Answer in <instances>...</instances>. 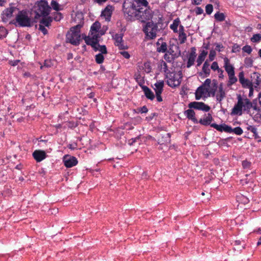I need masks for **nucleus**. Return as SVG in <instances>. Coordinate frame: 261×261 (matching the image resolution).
Wrapping results in <instances>:
<instances>
[{"label": "nucleus", "instance_id": "8", "mask_svg": "<svg viewBox=\"0 0 261 261\" xmlns=\"http://www.w3.org/2000/svg\"><path fill=\"white\" fill-rule=\"evenodd\" d=\"M166 77L167 85L172 88L178 86L180 84V78H178L174 72L169 71V73H167Z\"/></svg>", "mask_w": 261, "mask_h": 261}, {"label": "nucleus", "instance_id": "41", "mask_svg": "<svg viewBox=\"0 0 261 261\" xmlns=\"http://www.w3.org/2000/svg\"><path fill=\"white\" fill-rule=\"evenodd\" d=\"M51 8H52L54 10H56V11H58L59 10H62L60 8L59 4L57 2L54 0H52L50 3Z\"/></svg>", "mask_w": 261, "mask_h": 261}, {"label": "nucleus", "instance_id": "60", "mask_svg": "<svg viewBox=\"0 0 261 261\" xmlns=\"http://www.w3.org/2000/svg\"><path fill=\"white\" fill-rule=\"evenodd\" d=\"M120 54L125 59H129L130 58V55L127 51H123L120 52Z\"/></svg>", "mask_w": 261, "mask_h": 261}, {"label": "nucleus", "instance_id": "32", "mask_svg": "<svg viewBox=\"0 0 261 261\" xmlns=\"http://www.w3.org/2000/svg\"><path fill=\"white\" fill-rule=\"evenodd\" d=\"M123 35L122 33L116 34L114 36H113V38L115 40V45L116 44H118L123 41Z\"/></svg>", "mask_w": 261, "mask_h": 261}, {"label": "nucleus", "instance_id": "56", "mask_svg": "<svg viewBox=\"0 0 261 261\" xmlns=\"http://www.w3.org/2000/svg\"><path fill=\"white\" fill-rule=\"evenodd\" d=\"M164 59L168 62H171L173 61V58L167 53L164 55Z\"/></svg>", "mask_w": 261, "mask_h": 261}, {"label": "nucleus", "instance_id": "43", "mask_svg": "<svg viewBox=\"0 0 261 261\" xmlns=\"http://www.w3.org/2000/svg\"><path fill=\"white\" fill-rule=\"evenodd\" d=\"M104 56L102 54H98L95 56V61L97 64H101L103 62Z\"/></svg>", "mask_w": 261, "mask_h": 261}, {"label": "nucleus", "instance_id": "15", "mask_svg": "<svg viewBox=\"0 0 261 261\" xmlns=\"http://www.w3.org/2000/svg\"><path fill=\"white\" fill-rule=\"evenodd\" d=\"M208 92V88L204 87V86L199 87L195 92L196 100H199L203 96L205 97V95Z\"/></svg>", "mask_w": 261, "mask_h": 261}, {"label": "nucleus", "instance_id": "63", "mask_svg": "<svg viewBox=\"0 0 261 261\" xmlns=\"http://www.w3.org/2000/svg\"><path fill=\"white\" fill-rule=\"evenodd\" d=\"M19 62L20 61L18 60L11 61H10V64L12 66H15L17 65Z\"/></svg>", "mask_w": 261, "mask_h": 261}, {"label": "nucleus", "instance_id": "6", "mask_svg": "<svg viewBox=\"0 0 261 261\" xmlns=\"http://www.w3.org/2000/svg\"><path fill=\"white\" fill-rule=\"evenodd\" d=\"M51 7L45 1H41L37 5L35 10V19H37L40 17L47 16L50 12Z\"/></svg>", "mask_w": 261, "mask_h": 261}, {"label": "nucleus", "instance_id": "11", "mask_svg": "<svg viewBox=\"0 0 261 261\" xmlns=\"http://www.w3.org/2000/svg\"><path fill=\"white\" fill-rule=\"evenodd\" d=\"M238 76L239 81L244 88H249L253 86L251 81L245 78L243 71L240 72Z\"/></svg>", "mask_w": 261, "mask_h": 261}, {"label": "nucleus", "instance_id": "59", "mask_svg": "<svg viewBox=\"0 0 261 261\" xmlns=\"http://www.w3.org/2000/svg\"><path fill=\"white\" fill-rule=\"evenodd\" d=\"M224 48V47L222 44L217 43L216 44V50L219 52L221 51Z\"/></svg>", "mask_w": 261, "mask_h": 261}, {"label": "nucleus", "instance_id": "49", "mask_svg": "<svg viewBox=\"0 0 261 261\" xmlns=\"http://www.w3.org/2000/svg\"><path fill=\"white\" fill-rule=\"evenodd\" d=\"M242 50L244 52H245L248 54H250L252 51V48L250 45H246L243 47Z\"/></svg>", "mask_w": 261, "mask_h": 261}, {"label": "nucleus", "instance_id": "22", "mask_svg": "<svg viewBox=\"0 0 261 261\" xmlns=\"http://www.w3.org/2000/svg\"><path fill=\"white\" fill-rule=\"evenodd\" d=\"M210 64L207 60H206L203 64L202 72L199 74L202 76L204 74V77H208L210 75L211 70L210 69Z\"/></svg>", "mask_w": 261, "mask_h": 261}, {"label": "nucleus", "instance_id": "44", "mask_svg": "<svg viewBox=\"0 0 261 261\" xmlns=\"http://www.w3.org/2000/svg\"><path fill=\"white\" fill-rule=\"evenodd\" d=\"M196 57L189 56L188 57V62L187 63V67L190 68L194 65Z\"/></svg>", "mask_w": 261, "mask_h": 261}, {"label": "nucleus", "instance_id": "62", "mask_svg": "<svg viewBox=\"0 0 261 261\" xmlns=\"http://www.w3.org/2000/svg\"><path fill=\"white\" fill-rule=\"evenodd\" d=\"M139 111L141 113H146L148 112V109L146 106H144L139 109Z\"/></svg>", "mask_w": 261, "mask_h": 261}, {"label": "nucleus", "instance_id": "39", "mask_svg": "<svg viewBox=\"0 0 261 261\" xmlns=\"http://www.w3.org/2000/svg\"><path fill=\"white\" fill-rule=\"evenodd\" d=\"M211 68L214 71L217 70L218 73L221 72V73H223V71L219 68L218 64L217 62H213Z\"/></svg>", "mask_w": 261, "mask_h": 261}, {"label": "nucleus", "instance_id": "3", "mask_svg": "<svg viewBox=\"0 0 261 261\" xmlns=\"http://www.w3.org/2000/svg\"><path fill=\"white\" fill-rule=\"evenodd\" d=\"M82 27L81 24H79L70 29L71 33H68L66 35L67 42L74 45H78L80 44L81 40L80 29Z\"/></svg>", "mask_w": 261, "mask_h": 261}, {"label": "nucleus", "instance_id": "42", "mask_svg": "<svg viewBox=\"0 0 261 261\" xmlns=\"http://www.w3.org/2000/svg\"><path fill=\"white\" fill-rule=\"evenodd\" d=\"M253 60L250 57L246 58L244 60V63L247 67H251L253 66Z\"/></svg>", "mask_w": 261, "mask_h": 261}, {"label": "nucleus", "instance_id": "58", "mask_svg": "<svg viewBox=\"0 0 261 261\" xmlns=\"http://www.w3.org/2000/svg\"><path fill=\"white\" fill-rule=\"evenodd\" d=\"M196 49L195 47H192L191 48V52L189 56L196 57L197 54H196Z\"/></svg>", "mask_w": 261, "mask_h": 261}, {"label": "nucleus", "instance_id": "14", "mask_svg": "<svg viewBox=\"0 0 261 261\" xmlns=\"http://www.w3.org/2000/svg\"><path fill=\"white\" fill-rule=\"evenodd\" d=\"M156 137L158 139V143L159 144H166L170 142V134L169 133L158 134Z\"/></svg>", "mask_w": 261, "mask_h": 261}, {"label": "nucleus", "instance_id": "40", "mask_svg": "<svg viewBox=\"0 0 261 261\" xmlns=\"http://www.w3.org/2000/svg\"><path fill=\"white\" fill-rule=\"evenodd\" d=\"M179 34V35H178V40L179 41V42L180 44H183L187 40V35L184 32V33H178Z\"/></svg>", "mask_w": 261, "mask_h": 261}, {"label": "nucleus", "instance_id": "61", "mask_svg": "<svg viewBox=\"0 0 261 261\" xmlns=\"http://www.w3.org/2000/svg\"><path fill=\"white\" fill-rule=\"evenodd\" d=\"M203 10L200 7H196L195 9V13L197 15H200L203 13Z\"/></svg>", "mask_w": 261, "mask_h": 261}, {"label": "nucleus", "instance_id": "13", "mask_svg": "<svg viewBox=\"0 0 261 261\" xmlns=\"http://www.w3.org/2000/svg\"><path fill=\"white\" fill-rule=\"evenodd\" d=\"M32 155L37 162H41L47 157L45 151L42 150H35Z\"/></svg>", "mask_w": 261, "mask_h": 261}, {"label": "nucleus", "instance_id": "36", "mask_svg": "<svg viewBox=\"0 0 261 261\" xmlns=\"http://www.w3.org/2000/svg\"><path fill=\"white\" fill-rule=\"evenodd\" d=\"M228 86H231L237 82V78L235 76L234 73L228 75Z\"/></svg>", "mask_w": 261, "mask_h": 261}, {"label": "nucleus", "instance_id": "47", "mask_svg": "<svg viewBox=\"0 0 261 261\" xmlns=\"http://www.w3.org/2000/svg\"><path fill=\"white\" fill-rule=\"evenodd\" d=\"M115 46H117L120 50H124L128 48L127 46L124 44L123 41L118 44H116Z\"/></svg>", "mask_w": 261, "mask_h": 261}, {"label": "nucleus", "instance_id": "2", "mask_svg": "<svg viewBox=\"0 0 261 261\" xmlns=\"http://www.w3.org/2000/svg\"><path fill=\"white\" fill-rule=\"evenodd\" d=\"M238 101L232 108L231 114V115H239L242 114V111H249L251 108L255 110H258L256 104L253 105L249 99L247 98H243L241 95H238L237 96Z\"/></svg>", "mask_w": 261, "mask_h": 261}, {"label": "nucleus", "instance_id": "4", "mask_svg": "<svg viewBox=\"0 0 261 261\" xmlns=\"http://www.w3.org/2000/svg\"><path fill=\"white\" fill-rule=\"evenodd\" d=\"M160 24L159 21L158 23H154L152 21L148 22L143 27V31L146 35L147 40L154 39L156 37V32L159 30L158 25Z\"/></svg>", "mask_w": 261, "mask_h": 261}, {"label": "nucleus", "instance_id": "28", "mask_svg": "<svg viewBox=\"0 0 261 261\" xmlns=\"http://www.w3.org/2000/svg\"><path fill=\"white\" fill-rule=\"evenodd\" d=\"M225 97V92L223 89V86L221 85L219 87V90L216 95L217 100L221 102L223 98Z\"/></svg>", "mask_w": 261, "mask_h": 261}, {"label": "nucleus", "instance_id": "1", "mask_svg": "<svg viewBox=\"0 0 261 261\" xmlns=\"http://www.w3.org/2000/svg\"><path fill=\"white\" fill-rule=\"evenodd\" d=\"M125 0L123 4V9L125 13L128 15L129 11L127 10L130 7L135 11L136 15L142 19L149 20L152 17V11L149 8L147 0H135L133 3L128 4Z\"/></svg>", "mask_w": 261, "mask_h": 261}, {"label": "nucleus", "instance_id": "53", "mask_svg": "<svg viewBox=\"0 0 261 261\" xmlns=\"http://www.w3.org/2000/svg\"><path fill=\"white\" fill-rule=\"evenodd\" d=\"M45 27L42 24H39V30L44 35L48 33V31Z\"/></svg>", "mask_w": 261, "mask_h": 261}, {"label": "nucleus", "instance_id": "50", "mask_svg": "<svg viewBox=\"0 0 261 261\" xmlns=\"http://www.w3.org/2000/svg\"><path fill=\"white\" fill-rule=\"evenodd\" d=\"M213 11V6L212 4H208L205 7V11L207 14H211Z\"/></svg>", "mask_w": 261, "mask_h": 261}, {"label": "nucleus", "instance_id": "12", "mask_svg": "<svg viewBox=\"0 0 261 261\" xmlns=\"http://www.w3.org/2000/svg\"><path fill=\"white\" fill-rule=\"evenodd\" d=\"M114 9L112 6H107L101 13V17H103L106 21H110Z\"/></svg>", "mask_w": 261, "mask_h": 261}, {"label": "nucleus", "instance_id": "29", "mask_svg": "<svg viewBox=\"0 0 261 261\" xmlns=\"http://www.w3.org/2000/svg\"><path fill=\"white\" fill-rule=\"evenodd\" d=\"M180 20L178 18L174 19L173 23L170 24V28L174 33L178 32V27L179 26Z\"/></svg>", "mask_w": 261, "mask_h": 261}, {"label": "nucleus", "instance_id": "45", "mask_svg": "<svg viewBox=\"0 0 261 261\" xmlns=\"http://www.w3.org/2000/svg\"><path fill=\"white\" fill-rule=\"evenodd\" d=\"M8 34L7 30L3 27H0V39L6 37Z\"/></svg>", "mask_w": 261, "mask_h": 261}, {"label": "nucleus", "instance_id": "27", "mask_svg": "<svg viewBox=\"0 0 261 261\" xmlns=\"http://www.w3.org/2000/svg\"><path fill=\"white\" fill-rule=\"evenodd\" d=\"M207 55V51L205 50H202L201 51L196 61L197 66H200L201 65L202 62L204 61Z\"/></svg>", "mask_w": 261, "mask_h": 261}, {"label": "nucleus", "instance_id": "57", "mask_svg": "<svg viewBox=\"0 0 261 261\" xmlns=\"http://www.w3.org/2000/svg\"><path fill=\"white\" fill-rule=\"evenodd\" d=\"M211 83V79H206V80L204 81V83L201 86H204V87L208 88L210 87Z\"/></svg>", "mask_w": 261, "mask_h": 261}, {"label": "nucleus", "instance_id": "16", "mask_svg": "<svg viewBox=\"0 0 261 261\" xmlns=\"http://www.w3.org/2000/svg\"><path fill=\"white\" fill-rule=\"evenodd\" d=\"M251 81L254 87H257L261 84V75L258 72H254L251 74Z\"/></svg>", "mask_w": 261, "mask_h": 261}, {"label": "nucleus", "instance_id": "54", "mask_svg": "<svg viewBox=\"0 0 261 261\" xmlns=\"http://www.w3.org/2000/svg\"><path fill=\"white\" fill-rule=\"evenodd\" d=\"M244 169H249L251 166V163L247 161H243L242 163Z\"/></svg>", "mask_w": 261, "mask_h": 261}, {"label": "nucleus", "instance_id": "34", "mask_svg": "<svg viewBox=\"0 0 261 261\" xmlns=\"http://www.w3.org/2000/svg\"><path fill=\"white\" fill-rule=\"evenodd\" d=\"M156 50L159 53H165L167 50V45L165 42L162 43L160 46L157 47Z\"/></svg>", "mask_w": 261, "mask_h": 261}, {"label": "nucleus", "instance_id": "64", "mask_svg": "<svg viewBox=\"0 0 261 261\" xmlns=\"http://www.w3.org/2000/svg\"><path fill=\"white\" fill-rule=\"evenodd\" d=\"M178 33L185 32V28L183 25H179V30H178Z\"/></svg>", "mask_w": 261, "mask_h": 261}, {"label": "nucleus", "instance_id": "18", "mask_svg": "<svg viewBox=\"0 0 261 261\" xmlns=\"http://www.w3.org/2000/svg\"><path fill=\"white\" fill-rule=\"evenodd\" d=\"M211 126L221 132L224 131L229 133V132L231 130L230 126L225 124L218 125L216 123H212L211 124Z\"/></svg>", "mask_w": 261, "mask_h": 261}, {"label": "nucleus", "instance_id": "17", "mask_svg": "<svg viewBox=\"0 0 261 261\" xmlns=\"http://www.w3.org/2000/svg\"><path fill=\"white\" fill-rule=\"evenodd\" d=\"M213 120V118L212 115L208 113L207 114H205L202 118H201L199 121H198V123H199L200 124L204 126L211 125V124H212L211 122Z\"/></svg>", "mask_w": 261, "mask_h": 261}, {"label": "nucleus", "instance_id": "26", "mask_svg": "<svg viewBox=\"0 0 261 261\" xmlns=\"http://www.w3.org/2000/svg\"><path fill=\"white\" fill-rule=\"evenodd\" d=\"M236 200L239 203L238 206L241 204L245 205L249 202V199L246 196L241 194L237 195Z\"/></svg>", "mask_w": 261, "mask_h": 261}, {"label": "nucleus", "instance_id": "23", "mask_svg": "<svg viewBox=\"0 0 261 261\" xmlns=\"http://www.w3.org/2000/svg\"><path fill=\"white\" fill-rule=\"evenodd\" d=\"M142 89L146 98L151 100L154 98L155 96L154 93L147 86H142Z\"/></svg>", "mask_w": 261, "mask_h": 261}, {"label": "nucleus", "instance_id": "10", "mask_svg": "<svg viewBox=\"0 0 261 261\" xmlns=\"http://www.w3.org/2000/svg\"><path fill=\"white\" fill-rule=\"evenodd\" d=\"M164 86V82L163 81H158L154 84L155 87L154 88V90L155 91L156 100L158 102H161L163 101L161 94L163 91Z\"/></svg>", "mask_w": 261, "mask_h": 261}, {"label": "nucleus", "instance_id": "21", "mask_svg": "<svg viewBox=\"0 0 261 261\" xmlns=\"http://www.w3.org/2000/svg\"><path fill=\"white\" fill-rule=\"evenodd\" d=\"M187 118L191 120L194 123H198V120L195 117V113L192 109H189L184 112Z\"/></svg>", "mask_w": 261, "mask_h": 261}, {"label": "nucleus", "instance_id": "9", "mask_svg": "<svg viewBox=\"0 0 261 261\" xmlns=\"http://www.w3.org/2000/svg\"><path fill=\"white\" fill-rule=\"evenodd\" d=\"M188 107L190 109L201 110L206 112H208L210 110V107L203 102H191L188 104Z\"/></svg>", "mask_w": 261, "mask_h": 261}, {"label": "nucleus", "instance_id": "20", "mask_svg": "<svg viewBox=\"0 0 261 261\" xmlns=\"http://www.w3.org/2000/svg\"><path fill=\"white\" fill-rule=\"evenodd\" d=\"M64 162L65 167L71 168L77 165L78 161L75 157L70 156L69 158L65 159Z\"/></svg>", "mask_w": 261, "mask_h": 261}, {"label": "nucleus", "instance_id": "5", "mask_svg": "<svg viewBox=\"0 0 261 261\" xmlns=\"http://www.w3.org/2000/svg\"><path fill=\"white\" fill-rule=\"evenodd\" d=\"M15 20L19 27H30L33 25V21L29 17L27 12L24 10L18 11Z\"/></svg>", "mask_w": 261, "mask_h": 261}, {"label": "nucleus", "instance_id": "51", "mask_svg": "<svg viewBox=\"0 0 261 261\" xmlns=\"http://www.w3.org/2000/svg\"><path fill=\"white\" fill-rule=\"evenodd\" d=\"M240 49H241L240 46L239 45H238V44L235 43L233 44V45L232 47L231 52L232 53L239 52V51H240Z\"/></svg>", "mask_w": 261, "mask_h": 261}, {"label": "nucleus", "instance_id": "7", "mask_svg": "<svg viewBox=\"0 0 261 261\" xmlns=\"http://www.w3.org/2000/svg\"><path fill=\"white\" fill-rule=\"evenodd\" d=\"M18 11V9L13 4H11L2 13V19L4 22H7L12 17L13 13Z\"/></svg>", "mask_w": 261, "mask_h": 261}, {"label": "nucleus", "instance_id": "37", "mask_svg": "<svg viewBox=\"0 0 261 261\" xmlns=\"http://www.w3.org/2000/svg\"><path fill=\"white\" fill-rule=\"evenodd\" d=\"M53 20L56 21H59L63 18V15L61 13L59 12H55L53 14Z\"/></svg>", "mask_w": 261, "mask_h": 261}, {"label": "nucleus", "instance_id": "46", "mask_svg": "<svg viewBox=\"0 0 261 261\" xmlns=\"http://www.w3.org/2000/svg\"><path fill=\"white\" fill-rule=\"evenodd\" d=\"M261 40V34H256L253 35V36L251 38V41L252 42H258Z\"/></svg>", "mask_w": 261, "mask_h": 261}, {"label": "nucleus", "instance_id": "52", "mask_svg": "<svg viewBox=\"0 0 261 261\" xmlns=\"http://www.w3.org/2000/svg\"><path fill=\"white\" fill-rule=\"evenodd\" d=\"M216 55V53L214 50H211L209 54V60L210 61H213L215 59V57Z\"/></svg>", "mask_w": 261, "mask_h": 261}, {"label": "nucleus", "instance_id": "38", "mask_svg": "<svg viewBox=\"0 0 261 261\" xmlns=\"http://www.w3.org/2000/svg\"><path fill=\"white\" fill-rule=\"evenodd\" d=\"M100 28V23L98 22H95L91 27V31H94L95 33L98 32L99 29Z\"/></svg>", "mask_w": 261, "mask_h": 261}, {"label": "nucleus", "instance_id": "48", "mask_svg": "<svg viewBox=\"0 0 261 261\" xmlns=\"http://www.w3.org/2000/svg\"><path fill=\"white\" fill-rule=\"evenodd\" d=\"M161 66L163 68L164 72L167 74V73H169V70L168 69V66L167 63L162 61L161 63Z\"/></svg>", "mask_w": 261, "mask_h": 261}, {"label": "nucleus", "instance_id": "25", "mask_svg": "<svg viewBox=\"0 0 261 261\" xmlns=\"http://www.w3.org/2000/svg\"><path fill=\"white\" fill-rule=\"evenodd\" d=\"M85 41L87 45H90L93 49H94L99 42V40H97V39L95 38H92V37H86L85 38Z\"/></svg>", "mask_w": 261, "mask_h": 261}, {"label": "nucleus", "instance_id": "35", "mask_svg": "<svg viewBox=\"0 0 261 261\" xmlns=\"http://www.w3.org/2000/svg\"><path fill=\"white\" fill-rule=\"evenodd\" d=\"M247 129L253 134V136L255 139L259 138L257 134V129L254 126L248 125L247 127Z\"/></svg>", "mask_w": 261, "mask_h": 261}, {"label": "nucleus", "instance_id": "30", "mask_svg": "<svg viewBox=\"0 0 261 261\" xmlns=\"http://www.w3.org/2000/svg\"><path fill=\"white\" fill-rule=\"evenodd\" d=\"M94 50L95 51L98 50L100 52V54H107L108 53L106 46L105 45H101L99 44V42Z\"/></svg>", "mask_w": 261, "mask_h": 261}, {"label": "nucleus", "instance_id": "33", "mask_svg": "<svg viewBox=\"0 0 261 261\" xmlns=\"http://www.w3.org/2000/svg\"><path fill=\"white\" fill-rule=\"evenodd\" d=\"M230 129L231 130L230 132H229V133H233L235 134H236L237 135H241L243 133V129L241 128V127H240L239 126L236 127L234 128H232L230 126Z\"/></svg>", "mask_w": 261, "mask_h": 261}, {"label": "nucleus", "instance_id": "24", "mask_svg": "<svg viewBox=\"0 0 261 261\" xmlns=\"http://www.w3.org/2000/svg\"><path fill=\"white\" fill-rule=\"evenodd\" d=\"M53 20V18L51 16L48 15L47 16L42 17V18L39 20V24H42L44 27L48 28L51 25Z\"/></svg>", "mask_w": 261, "mask_h": 261}, {"label": "nucleus", "instance_id": "31", "mask_svg": "<svg viewBox=\"0 0 261 261\" xmlns=\"http://www.w3.org/2000/svg\"><path fill=\"white\" fill-rule=\"evenodd\" d=\"M215 19L218 21H223L225 20V16L223 13H221L220 12H217L214 15Z\"/></svg>", "mask_w": 261, "mask_h": 261}, {"label": "nucleus", "instance_id": "55", "mask_svg": "<svg viewBox=\"0 0 261 261\" xmlns=\"http://www.w3.org/2000/svg\"><path fill=\"white\" fill-rule=\"evenodd\" d=\"M52 66H53V63L51 60H46L44 61V65L43 67H50ZM43 66H41V68H42Z\"/></svg>", "mask_w": 261, "mask_h": 261}, {"label": "nucleus", "instance_id": "19", "mask_svg": "<svg viewBox=\"0 0 261 261\" xmlns=\"http://www.w3.org/2000/svg\"><path fill=\"white\" fill-rule=\"evenodd\" d=\"M224 67L227 72L228 75L234 73V68L233 66L230 64L229 60L225 57L224 59Z\"/></svg>", "mask_w": 261, "mask_h": 261}]
</instances>
